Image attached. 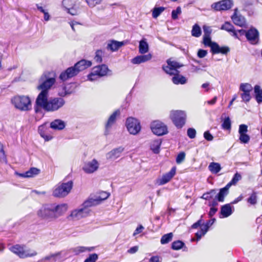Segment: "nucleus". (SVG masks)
Wrapping results in <instances>:
<instances>
[{"label": "nucleus", "mask_w": 262, "mask_h": 262, "mask_svg": "<svg viewBox=\"0 0 262 262\" xmlns=\"http://www.w3.org/2000/svg\"><path fill=\"white\" fill-rule=\"evenodd\" d=\"M125 45L124 41H118L115 40H108L106 48L112 52L117 51L121 47Z\"/></svg>", "instance_id": "a878e982"}, {"label": "nucleus", "mask_w": 262, "mask_h": 262, "mask_svg": "<svg viewBox=\"0 0 262 262\" xmlns=\"http://www.w3.org/2000/svg\"><path fill=\"white\" fill-rule=\"evenodd\" d=\"M92 66V62L90 60L82 59L77 62L75 66L78 73Z\"/></svg>", "instance_id": "c85d7f7f"}, {"label": "nucleus", "mask_w": 262, "mask_h": 262, "mask_svg": "<svg viewBox=\"0 0 262 262\" xmlns=\"http://www.w3.org/2000/svg\"><path fill=\"white\" fill-rule=\"evenodd\" d=\"M120 115V112L118 110L115 111L109 117L107 122L105 125V128L107 132L111 128L112 125L115 123L117 117Z\"/></svg>", "instance_id": "7c9ffc66"}, {"label": "nucleus", "mask_w": 262, "mask_h": 262, "mask_svg": "<svg viewBox=\"0 0 262 262\" xmlns=\"http://www.w3.org/2000/svg\"><path fill=\"white\" fill-rule=\"evenodd\" d=\"M161 141L160 139L151 140L149 143V147L150 150L154 154H158L160 150V146L161 145Z\"/></svg>", "instance_id": "473e14b6"}, {"label": "nucleus", "mask_w": 262, "mask_h": 262, "mask_svg": "<svg viewBox=\"0 0 262 262\" xmlns=\"http://www.w3.org/2000/svg\"><path fill=\"white\" fill-rule=\"evenodd\" d=\"M186 114L184 111L172 110L169 113V118L178 128H181L185 124Z\"/></svg>", "instance_id": "0eeeda50"}, {"label": "nucleus", "mask_w": 262, "mask_h": 262, "mask_svg": "<svg viewBox=\"0 0 262 262\" xmlns=\"http://www.w3.org/2000/svg\"><path fill=\"white\" fill-rule=\"evenodd\" d=\"M248 132V126L245 124H241L239 126L238 133L239 134H246Z\"/></svg>", "instance_id": "bf43d9fd"}, {"label": "nucleus", "mask_w": 262, "mask_h": 262, "mask_svg": "<svg viewBox=\"0 0 262 262\" xmlns=\"http://www.w3.org/2000/svg\"><path fill=\"white\" fill-rule=\"evenodd\" d=\"M217 200L216 198H214L212 200L209 202V206L210 207H214L215 208H217V206H218Z\"/></svg>", "instance_id": "680f3d73"}, {"label": "nucleus", "mask_w": 262, "mask_h": 262, "mask_svg": "<svg viewBox=\"0 0 262 262\" xmlns=\"http://www.w3.org/2000/svg\"><path fill=\"white\" fill-rule=\"evenodd\" d=\"M203 29L204 33V36H210L212 31L211 28L205 25L203 26Z\"/></svg>", "instance_id": "052dcab7"}, {"label": "nucleus", "mask_w": 262, "mask_h": 262, "mask_svg": "<svg viewBox=\"0 0 262 262\" xmlns=\"http://www.w3.org/2000/svg\"><path fill=\"white\" fill-rule=\"evenodd\" d=\"M67 204H47L42 206L37 211V215L41 220L52 222L62 215L68 210Z\"/></svg>", "instance_id": "f257e3e1"}, {"label": "nucleus", "mask_w": 262, "mask_h": 262, "mask_svg": "<svg viewBox=\"0 0 262 262\" xmlns=\"http://www.w3.org/2000/svg\"><path fill=\"white\" fill-rule=\"evenodd\" d=\"M247 40L252 45H255L259 41V33L255 28H251L246 33Z\"/></svg>", "instance_id": "aec40b11"}, {"label": "nucleus", "mask_w": 262, "mask_h": 262, "mask_svg": "<svg viewBox=\"0 0 262 262\" xmlns=\"http://www.w3.org/2000/svg\"><path fill=\"white\" fill-rule=\"evenodd\" d=\"M185 154L184 152H181L178 154L176 158V162L178 164H180L185 159Z\"/></svg>", "instance_id": "6e6d98bb"}, {"label": "nucleus", "mask_w": 262, "mask_h": 262, "mask_svg": "<svg viewBox=\"0 0 262 262\" xmlns=\"http://www.w3.org/2000/svg\"><path fill=\"white\" fill-rule=\"evenodd\" d=\"M239 139L241 143H248L250 140V137L247 134H239Z\"/></svg>", "instance_id": "603ef678"}, {"label": "nucleus", "mask_w": 262, "mask_h": 262, "mask_svg": "<svg viewBox=\"0 0 262 262\" xmlns=\"http://www.w3.org/2000/svg\"><path fill=\"white\" fill-rule=\"evenodd\" d=\"M234 208L231 204L223 205L221 208L220 218H225L231 215L233 212Z\"/></svg>", "instance_id": "b1692460"}, {"label": "nucleus", "mask_w": 262, "mask_h": 262, "mask_svg": "<svg viewBox=\"0 0 262 262\" xmlns=\"http://www.w3.org/2000/svg\"><path fill=\"white\" fill-rule=\"evenodd\" d=\"M68 256V252L67 251H61L60 252L51 254L47 255L40 260L41 262L46 261H50L51 262L61 261L64 259Z\"/></svg>", "instance_id": "2eb2a0df"}, {"label": "nucleus", "mask_w": 262, "mask_h": 262, "mask_svg": "<svg viewBox=\"0 0 262 262\" xmlns=\"http://www.w3.org/2000/svg\"><path fill=\"white\" fill-rule=\"evenodd\" d=\"M208 168L212 173H217L221 170V167L220 164L218 163L211 162L209 164Z\"/></svg>", "instance_id": "e433bc0d"}, {"label": "nucleus", "mask_w": 262, "mask_h": 262, "mask_svg": "<svg viewBox=\"0 0 262 262\" xmlns=\"http://www.w3.org/2000/svg\"><path fill=\"white\" fill-rule=\"evenodd\" d=\"M167 62V65L163 66V69L167 74L174 75L172 78L173 83L175 84L186 83L187 82L186 78L178 74L177 69L181 67V65L174 61H171L170 60H168Z\"/></svg>", "instance_id": "7ed1b4c3"}, {"label": "nucleus", "mask_w": 262, "mask_h": 262, "mask_svg": "<svg viewBox=\"0 0 262 262\" xmlns=\"http://www.w3.org/2000/svg\"><path fill=\"white\" fill-rule=\"evenodd\" d=\"M110 196V193L106 191L101 192L99 195L96 196L95 198H89L84 202L85 206L91 207L97 205L101 203V201L106 200Z\"/></svg>", "instance_id": "dca6fc26"}, {"label": "nucleus", "mask_w": 262, "mask_h": 262, "mask_svg": "<svg viewBox=\"0 0 262 262\" xmlns=\"http://www.w3.org/2000/svg\"><path fill=\"white\" fill-rule=\"evenodd\" d=\"M248 203L251 205H255L257 203V196L255 192L251 194L250 197L247 200Z\"/></svg>", "instance_id": "3c124183"}, {"label": "nucleus", "mask_w": 262, "mask_h": 262, "mask_svg": "<svg viewBox=\"0 0 262 262\" xmlns=\"http://www.w3.org/2000/svg\"><path fill=\"white\" fill-rule=\"evenodd\" d=\"M203 215H202L200 220L194 223L191 226L192 228L193 229H196L199 227H200V230L198 231L195 234L197 238V241L200 239L201 238L207 233L209 227L211 226L215 221V218H212L210 220H208L205 224H203Z\"/></svg>", "instance_id": "39448f33"}, {"label": "nucleus", "mask_w": 262, "mask_h": 262, "mask_svg": "<svg viewBox=\"0 0 262 262\" xmlns=\"http://www.w3.org/2000/svg\"><path fill=\"white\" fill-rule=\"evenodd\" d=\"M202 33L201 29L198 24H195L191 30V34L193 36L199 37L201 36Z\"/></svg>", "instance_id": "a19ab883"}, {"label": "nucleus", "mask_w": 262, "mask_h": 262, "mask_svg": "<svg viewBox=\"0 0 262 262\" xmlns=\"http://www.w3.org/2000/svg\"><path fill=\"white\" fill-rule=\"evenodd\" d=\"M152 58L151 54L137 56L132 59V63L134 64H138L150 60Z\"/></svg>", "instance_id": "bb28decb"}, {"label": "nucleus", "mask_w": 262, "mask_h": 262, "mask_svg": "<svg viewBox=\"0 0 262 262\" xmlns=\"http://www.w3.org/2000/svg\"><path fill=\"white\" fill-rule=\"evenodd\" d=\"M78 73L77 70L74 66L68 68L66 71L62 72L59 76V78L62 81H66L77 75Z\"/></svg>", "instance_id": "a211bd4d"}, {"label": "nucleus", "mask_w": 262, "mask_h": 262, "mask_svg": "<svg viewBox=\"0 0 262 262\" xmlns=\"http://www.w3.org/2000/svg\"><path fill=\"white\" fill-rule=\"evenodd\" d=\"M203 43L205 46L210 47L211 48V50H212L213 45L216 43V42H212L211 41L210 36H203Z\"/></svg>", "instance_id": "49530a36"}, {"label": "nucleus", "mask_w": 262, "mask_h": 262, "mask_svg": "<svg viewBox=\"0 0 262 262\" xmlns=\"http://www.w3.org/2000/svg\"><path fill=\"white\" fill-rule=\"evenodd\" d=\"M89 207L88 206H85L83 203L81 208L76 209L71 212L70 215L68 216V219L72 220H78L85 217L89 212Z\"/></svg>", "instance_id": "4468645a"}, {"label": "nucleus", "mask_w": 262, "mask_h": 262, "mask_svg": "<svg viewBox=\"0 0 262 262\" xmlns=\"http://www.w3.org/2000/svg\"><path fill=\"white\" fill-rule=\"evenodd\" d=\"M222 125L223 129L230 130L231 121L229 117H227L226 118H225Z\"/></svg>", "instance_id": "de8ad7c7"}, {"label": "nucleus", "mask_w": 262, "mask_h": 262, "mask_svg": "<svg viewBox=\"0 0 262 262\" xmlns=\"http://www.w3.org/2000/svg\"><path fill=\"white\" fill-rule=\"evenodd\" d=\"M111 71L105 64L94 67L91 72L88 75V78L90 81H95L100 77L106 75Z\"/></svg>", "instance_id": "6e6552de"}, {"label": "nucleus", "mask_w": 262, "mask_h": 262, "mask_svg": "<svg viewBox=\"0 0 262 262\" xmlns=\"http://www.w3.org/2000/svg\"><path fill=\"white\" fill-rule=\"evenodd\" d=\"M40 172V170L39 169L35 167H32L24 173H19L15 172V174L19 176L21 178H31L38 175Z\"/></svg>", "instance_id": "393cba45"}, {"label": "nucleus", "mask_w": 262, "mask_h": 262, "mask_svg": "<svg viewBox=\"0 0 262 262\" xmlns=\"http://www.w3.org/2000/svg\"><path fill=\"white\" fill-rule=\"evenodd\" d=\"M254 93L257 102L259 103L262 102V89L259 85L255 86Z\"/></svg>", "instance_id": "58836bf2"}, {"label": "nucleus", "mask_w": 262, "mask_h": 262, "mask_svg": "<svg viewBox=\"0 0 262 262\" xmlns=\"http://www.w3.org/2000/svg\"><path fill=\"white\" fill-rule=\"evenodd\" d=\"M187 136L190 139H193L196 136V131L194 128H189L187 130Z\"/></svg>", "instance_id": "13d9d810"}, {"label": "nucleus", "mask_w": 262, "mask_h": 262, "mask_svg": "<svg viewBox=\"0 0 262 262\" xmlns=\"http://www.w3.org/2000/svg\"><path fill=\"white\" fill-rule=\"evenodd\" d=\"M93 249V247L78 246L72 249L71 250L74 253L75 255H78L81 253H83L86 251H91Z\"/></svg>", "instance_id": "c9c22d12"}, {"label": "nucleus", "mask_w": 262, "mask_h": 262, "mask_svg": "<svg viewBox=\"0 0 262 262\" xmlns=\"http://www.w3.org/2000/svg\"><path fill=\"white\" fill-rule=\"evenodd\" d=\"M144 229V227L142 225H139L135 230L133 236H135L136 235L141 233Z\"/></svg>", "instance_id": "338daca9"}, {"label": "nucleus", "mask_w": 262, "mask_h": 262, "mask_svg": "<svg viewBox=\"0 0 262 262\" xmlns=\"http://www.w3.org/2000/svg\"><path fill=\"white\" fill-rule=\"evenodd\" d=\"M204 137L207 141H212L213 139L212 135L208 132L206 131L204 133Z\"/></svg>", "instance_id": "69168bd1"}, {"label": "nucleus", "mask_w": 262, "mask_h": 262, "mask_svg": "<svg viewBox=\"0 0 262 262\" xmlns=\"http://www.w3.org/2000/svg\"><path fill=\"white\" fill-rule=\"evenodd\" d=\"M62 5L68 10L70 8L74 6L75 4L72 0H63Z\"/></svg>", "instance_id": "8fccbe9b"}, {"label": "nucleus", "mask_w": 262, "mask_h": 262, "mask_svg": "<svg viewBox=\"0 0 262 262\" xmlns=\"http://www.w3.org/2000/svg\"><path fill=\"white\" fill-rule=\"evenodd\" d=\"M102 0H86V3L91 7H95L97 5L101 4Z\"/></svg>", "instance_id": "4d7b16f0"}, {"label": "nucleus", "mask_w": 262, "mask_h": 262, "mask_svg": "<svg viewBox=\"0 0 262 262\" xmlns=\"http://www.w3.org/2000/svg\"><path fill=\"white\" fill-rule=\"evenodd\" d=\"M123 151L124 148L121 146L114 148L106 154V158L108 160L114 161L120 157Z\"/></svg>", "instance_id": "5701e85b"}, {"label": "nucleus", "mask_w": 262, "mask_h": 262, "mask_svg": "<svg viewBox=\"0 0 262 262\" xmlns=\"http://www.w3.org/2000/svg\"><path fill=\"white\" fill-rule=\"evenodd\" d=\"M103 54V53L102 51L97 50L95 52V55L94 58L95 61L98 63H100V62H102V57Z\"/></svg>", "instance_id": "09e8293b"}, {"label": "nucleus", "mask_w": 262, "mask_h": 262, "mask_svg": "<svg viewBox=\"0 0 262 262\" xmlns=\"http://www.w3.org/2000/svg\"><path fill=\"white\" fill-rule=\"evenodd\" d=\"M215 198V190H211L209 192L205 193L202 196V198L206 200H209Z\"/></svg>", "instance_id": "79ce46f5"}, {"label": "nucleus", "mask_w": 262, "mask_h": 262, "mask_svg": "<svg viewBox=\"0 0 262 262\" xmlns=\"http://www.w3.org/2000/svg\"><path fill=\"white\" fill-rule=\"evenodd\" d=\"M232 3L230 0H223L213 4L211 7L216 11L226 10L231 8Z\"/></svg>", "instance_id": "6ab92c4d"}, {"label": "nucleus", "mask_w": 262, "mask_h": 262, "mask_svg": "<svg viewBox=\"0 0 262 262\" xmlns=\"http://www.w3.org/2000/svg\"><path fill=\"white\" fill-rule=\"evenodd\" d=\"M149 51V45L146 38H142L139 42V52L140 54H143L147 53Z\"/></svg>", "instance_id": "72a5a7b5"}, {"label": "nucleus", "mask_w": 262, "mask_h": 262, "mask_svg": "<svg viewBox=\"0 0 262 262\" xmlns=\"http://www.w3.org/2000/svg\"><path fill=\"white\" fill-rule=\"evenodd\" d=\"M176 167H172L170 171L166 173L165 175L163 176L162 180H170L171 179L173 178V177L176 174Z\"/></svg>", "instance_id": "37998d69"}, {"label": "nucleus", "mask_w": 262, "mask_h": 262, "mask_svg": "<svg viewBox=\"0 0 262 262\" xmlns=\"http://www.w3.org/2000/svg\"><path fill=\"white\" fill-rule=\"evenodd\" d=\"M125 126L129 133L133 135H138L141 130L140 121L134 117L127 118Z\"/></svg>", "instance_id": "1a4fd4ad"}, {"label": "nucleus", "mask_w": 262, "mask_h": 262, "mask_svg": "<svg viewBox=\"0 0 262 262\" xmlns=\"http://www.w3.org/2000/svg\"><path fill=\"white\" fill-rule=\"evenodd\" d=\"M181 8L180 7L177 8L176 10L172 11L171 17L173 19H177L178 18V16L181 13Z\"/></svg>", "instance_id": "864d4df0"}, {"label": "nucleus", "mask_w": 262, "mask_h": 262, "mask_svg": "<svg viewBox=\"0 0 262 262\" xmlns=\"http://www.w3.org/2000/svg\"><path fill=\"white\" fill-rule=\"evenodd\" d=\"M184 246V243L181 241H176L171 244V248L173 250H178L181 249Z\"/></svg>", "instance_id": "a18cd8bd"}, {"label": "nucleus", "mask_w": 262, "mask_h": 262, "mask_svg": "<svg viewBox=\"0 0 262 262\" xmlns=\"http://www.w3.org/2000/svg\"><path fill=\"white\" fill-rule=\"evenodd\" d=\"M36 7L40 12L43 14V19L45 21H48L51 19V15L49 13L47 9H46L38 4L36 5Z\"/></svg>", "instance_id": "4c0bfd02"}, {"label": "nucleus", "mask_w": 262, "mask_h": 262, "mask_svg": "<svg viewBox=\"0 0 262 262\" xmlns=\"http://www.w3.org/2000/svg\"><path fill=\"white\" fill-rule=\"evenodd\" d=\"M252 89V85L249 83H243L240 84L239 91L242 92L240 95L243 101L248 102L250 100L251 98L250 92Z\"/></svg>", "instance_id": "f3484780"}, {"label": "nucleus", "mask_w": 262, "mask_h": 262, "mask_svg": "<svg viewBox=\"0 0 262 262\" xmlns=\"http://www.w3.org/2000/svg\"><path fill=\"white\" fill-rule=\"evenodd\" d=\"M10 250L14 253L17 255L20 258L31 257L37 254L35 251L31 252L29 249H25V247L19 245H16L10 248Z\"/></svg>", "instance_id": "9b49d317"}, {"label": "nucleus", "mask_w": 262, "mask_h": 262, "mask_svg": "<svg viewBox=\"0 0 262 262\" xmlns=\"http://www.w3.org/2000/svg\"><path fill=\"white\" fill-rule=\"evenodd\" d=\"M72 186V181H68L67 183H62L55 187L53 194L56 197H64L70 192Z\"/></svg>", "instance_id": "9d476101"}, {"label": "nucleus", "mask_w": 262, "mask_h": 262, "mask_svg": "<svg viewBox=\"0 0 262 262\" xmlns=\"http://www.w3.org/2000/svg\"><path fill=\"white\" fill-rule=\"evenodd\" d=\"M68 12L72 15H76L78 13V10L75 6L68 10Z\"/></svg>", "instance_id": "774afa93"}, {"label": "nucleus", "mask_w": 262, "mask_h": 262, "mask_svg": "<svg viewBox=\"0 0 262 262\" xmlns=\"http://www.w3.org/2000/svg\"><path fill=\"white\" fill-rule=\"evenodd\" d=\"M100 162L96 159L85 161L82 166V170L88 174L93 173L97 171L100 167Z\"/></svg>", "instance_id": "ddd939ff"}, {"label": "nucleus", "mask_w": 262, "mask_h": 262, "mask_svg": "<svg viewBox=\"0 0 262 262\" xmlns=\"http://www.w3.org/2000/svg\"><path fill=\"white\" fill-rule=\"evenodd\" d=\"M48 97L43 93L37 96L35 101L36 112H38V107L48 112H54L62 108L65 104V100L62 98L51 97L48 99Z\"/></svg>", "instance_id": "f03ea898"}, {"label": "nucleus", "mask_w": 262, "mask_h": 262, "mask_svg": "<svg viewBox=\"0 0 262 262\" xmlns=\"http://www.w3.org/2000/svg\"><path fill=\"white\" fill-rule=\"evenodd\" d=\"M221 29L224 30L230 33V35L236 38L239 39L237 34V32L235 30L233 26L229 22H226L224 24Z\"/></svg>", "instance_id": "cd10ccee"}, {"label": "nucleus", "mask_w": 262, "mask_h": 262, "mask_svg": "<svg viewBox=\"0 0 262 262\" xmlns=\"http://www.w3.org/2000/svg\"><path fill=\"white\" fill-rule=\"evenodd\" d=\"M207 54V51L206 50H203V49H200L199 50L198 52V56L199 57V58H203L204 57H205Z\"/></svg>", "instance_id": "0e129e2a"}, {"label": "nucleus", "mask_w": 262, "mask_h": 262, "mask_svg": "<svg viewBox=\"0 0 262 262\" xmlns=\"http://www.w3.org/2000/svg\"><path fill=\"white\" fill-rule=\"evenodd\" d=\"M150 129L152 132L157 136H163L168 133L167 126L159 120L152 121L150 124Z\"/></svg>", "instance_id": "f8f14e48"}, {"label": "nucleus", "mask_w": 262, "mask_h": 262, "mask_svg": "<svg viewBox=\"0 0 262 262\" xmlns=\"http://www.w3.org/2000/svg\"><path fill=\"white\" fill-rule=\"evenodd\" d=\"M231 19L235 25L241 27L247 28L245 18L237 12L236 9H235L234 14L232 16Z\"/></svg>", "instance_id": "412c9836"}, {"label": "nucleus", "mask_w": 262, "mask_h": 262, "mask_svg": "<svg viewBox=\"0 0 262 262\" xmlns=\"http://www.w3.org/2000/svg\"><path fill=\"white\" fill-rule=\"evenodd\" d=\"M0 160L3 161H5L6 160V156L3 149V145L1 143H0Z\"/></svg>", "instance_id": "e2e57ef3"}, {"label": "nucleus", "mask_w": 262, "mask_h": 262, "mask_svg": "<svg viewBox=\"0 0 262 262\" xmlns=\"http://www.w3.org/2000/svg\"><path fill=\"white\" fill-rule=\"evenodd\" d=\"M172 237L173 234L171 232L164 234L161 238V243L163 245L168 243L172 240Z\"/></svg>", "instance_id": "ea45409f"}, {"label": "nucleus", "mask_w": 262, "mask_h": 262, "mask_svg": "<svg viewBox=\"0 0 262 262\" xmlns=\"http://www.w3.org/2000/svg\"><path fill=\"white\" fill-rule=\"evenodd\" d=\"M98 258V255L96 253H93L90 254L89 256L85 259L84 262H96Z\"/></svg>", "instance_id": "5fc2aeb1"}, {"label": "nucleus", "mask_w": 262, "mask_h": 262, "mask_svg": "<svg viewBox=\"0 0 262 262\" xmlns=\"http://www.w3.org/2000/svg\"><path fill=\"white\" fill-rule=\"evenodd\" d=\"M66 127V122L61 119H55L50 123V127L54 130H61Z\"/></svg>", "instance_id": "c756f323"}, {"label": "nucleus", "mask_w": 262, "mask_h": 262, "mask_svg": "<svg viewBox=\"0 0 262 262\" xmlns=\"http://www.w3.org/2000/svg\"><path fill=\"white\" fill-rule=\"evenodd\" d=\"M230 51V49L229 47L225 46V47H220L217 43L213 44L212 46V50L211 52L213 54H218L222 53L223 54H226L228 53Z\"/></svg>", "instance_id": "2f4dec72"}, {"label": "nucleus", "mask_w": 262, "mask_h": 262, "mask_svg": "<svg viewBox=\"0 0 262 262\" xmlns=\"http://www.w3.org/2000/svg\"><path fill=\"white\" fill-rule=\"evenodd\" d=\"M164 10L165 8L163 7L154 8L152 12V17L155 18L158 17Z\"/></svg>", "instance_id": "c03bdc74"}, {"label": "nucleus", "mask_w": 262, "mask_h": 262, "mask_svg": "<svg viewBox=\"0 0 262 262\" xmlns=\"http://www.w3.org/2000/svg\"><path fill=\"white\" fill-rule=\"evenodd\" d=\"M47 129L48 128L46 125H42L39 126L38 132L41 137H42L46 141H49L52 139V137L51 135H47L46 134Z\"/></svg>", "instance_id": "f704fd0d"}, {"label": "nucleus", "mask_w": 262, "mask_h": 262, "mask_svg": "<svg viewBox=\"0 0 262 262\" xmlns=\"http://www.w3.org/2000/svg\"><path fill=\"white\" fill-rule=\"evenodd\" d=\"M11 103L14 108L22 112L29 111L32 107L31 99L28 95H15L11 99Z\"/></svg>", "instance_id": "20e7f679"}, {"label": "nucleus", "mask_w": 262, "mask_h": 262, "mask_svg": "<svg viewBox=\"0 0 262 262\" xmlns=\"http://www.w3.org/2000/svg\"><path fill=\"white\" fill-rule=\"evenodd\" d=\"M237 181H230L225 187L221 188L220 192L216 194L215 198H216L219 202H223L224 201V198L228 193V190L232 185H235Z\"/></svg>", "instance_id": "4be33fe9"}, {"label": "nucleus", "mask_w": 262, "mask_h": 262, "mask_svg": "<svg viewBox=\"0 0 262 262\" xmlns=\"http://www.w3.org/2000/svg\"><path fill=\"white\" fill-rule=\"evenodd\" d=\"M55 79L54 77H48L45 74L42 75L39 79V84L37 87L38 90H41L38 95L45 94L46 96L49 95V90L55 84Z\"/></svg>", "instance_id": "423d86ee"}]
</instances>
